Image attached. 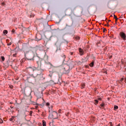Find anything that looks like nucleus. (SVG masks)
Listing matches in <instances>:
<instances>
[{
	"label": "nucleus",
	"instance_id": "nucleus-1",
	"mask_svg": "<svg viewBox=\"0 0 126 126\" xmlns=\"http://www.w3.org/2000/svg\"><path fill=\"white\" fill-rule=\"evenodd\" d=\"M43 60L46 64H50L51 66H53V64L49 62V56L47 55V53H45Z\"/></svg>",
	"mask_w": 126,
	"mask_h": 126
},
{
	"label": "nucleus",
	"instance_id": "nucleus-2",
	"mask_svg": "<svg viewBox=\"0 0 126 126\" xmlns=\"http://www.w3.org/2000/svg\"><path fill=\"white\" fill-rule=\"evenodd\" d=\"M27 53L25 54V56L26 59V60H29L30 61H34V54L33 53H31L29 54L26 55Z\"/></svg>",
	"mask_w": 126,
	"mask_h": 126
},
{
	"label": "nucleus",
	"instance_id": "nucleus-3",
	"mask_svg": "<svg viewBox=\"0 0 126 126\" xmlns=\"http://www.w3.org/2000/svg\"><path fill=\"white\" fill-rule=\"evenodd\" d=\"M73 63L74 62L72 61H69L67 63V64L68 66V69H66L65 68H64V70H65V71H67V72H68V70H69V69H72V67H73Z\"/></svg>",
	"mask_w": 126,
	"mask_h": 126
},
{
	"label": "nucleus",
	"instance_id": "nucleus-4",
	"mask_svg": "<svg viewBox=\"0 0 126 126\" xmlns=\"http://www.w3.org/2000/svg\"><path fill=\"white\" fill-rule=\"evenodd\" d=\"M32 77H33V78H35V79H38L40 80V79H42V77H43V75L40 74H37L36 76H34L33 74H32L31 75Z\"/></svg>",
	"mask_w": 126,
	"mask_h": 126
},
{
	"label": "nucleus",
	"instance_id": "nucleus-5",
	"mask_svg": "<svg viewBox=\"0 0 126 126\" xmlns=\"http://www.w3.org/2000/svg\"><path fill=\"white\" fill-rule=\"evenodd\" d=\"M42 61H43V59L38 58V60L36 61L38 67H41L42 66Z\"/></svg>",
	"mask_w": 126,
	"mask_h": 126
},
{
	"label": "nucleus",
	"instance_id": "nucleus-6",
	"mask_svg": "<svg viewBox=\"0 0 126 126\" xmlns=\"http://www.w3.org/2000/svg\"><path fill=\"white\" fill-rule=\"evenodd\" d=\"M120 36L121 38H122V39H123V40H124V41H126V33H125V32H120Z\"/></svg>",
	"mask_w": 126,
	"mask_h": 126
},
{
	"label": "nucleus",
	"instance_id": "nucleus-7",
	"mask_svg": "<svg viewBox=\"0 0 126 126\" xmlns=\"http://www.w3.org/2000/svg\"><path fill=\"white\" fill-rule=\"evenodd\" d=\"M38 49L39 51H45V47L43 45H39L38 46Z\"/></svg>",
	"mask_w": 126,
	"mask_h": 126
},
{
	"label": "nucleus",
	"instance_id": "nucleus-8",
	"mask_svg": "<svg viewBox=\"0 0 126 126\" xmlns=\"http://www.w3.org/2000/svg\"><path fill=\"white\" fill-rule=\"evenodd\" d=\"M79 51L80 53V55L81 56H82L83 55V54H84V51L81 48H79Z\"/></svg>",
	"mask_w": 126,
	"mask_h": 126
},
{
	"label": "nucleus",
	"instance_id": "nucleus-9",
	"mask_svg": "<svg viewBox=\"0 0 126 126\" xmlns=\"http://www.w3.org/2000/svg\"><path fill=\"white\" fill-rule=\"evenodd\" d=\"M58 68L54 67L52 68V70L51 72L52 73H55V72H58Z\"/></svg>",
	"mask_w": 126,
	"mask_h": 126
},
{
	"label": "nucleus",
	"instance_id": "nucleus-10",
	"mask_svg": "<svg viewBox=\"0 0 126 126\" xmlns=\"http://www.w3.org/2000/svg\"><path fill=\"white\" fill-rule=\"evenodd\" d=\"M53 113H55V115H57V117L55 118V117H54V115H52V118H53V119H58V116H59V114H58V113L56 111H53Z\"/></svg>",
	"mask_w": 126,
	"mask_h": 126
},
{
	"label": "nucleus",
	"instance_id": "nucleus-11",
	"mask_svg": "<svg viewBox=\"0 0 126 126\" xmlns=\"http://www.w3.org/2000/svg\"><path fill=\"white\" fill-rule=\"evenodd\" d=\"M37 106H40V107L41 108H42V107L44 106H45V102H43L42 104H37Z\"/></svg>",
	"mask_w": 126,
	"mask_h": 126
},
{
	"label": "nucleus",
	"instance_id": "nucleus-12",
	"mask_svg": "<svg viewBox=\"0 0 126 126\" xmlns=\"http://www.w3.org/2000/svg\"><path fill=\"white\" fill-rule=\"evenodd\" d=\"M29 69H31V70H32V71H38V70H37L36 68H32L31 67L29 68Z\"/></svg>",
	"mask_w": 126,
	"mask_h": 126
},
{
	"label": "nucleus",
	"instance_id": "nucleus-13",
	"mask_svg": "<svg viewBox=\"0 0 126 126\" xmlns=\"http://www.w3.org/2000/svg\"><path fill=\"white\" fill-rule=\"evenodd\" d=\"M61 57L63 58V61L64 62V60H65V55L64 54H62Z\"/></svg>",
	"mask_w": 126,
	"mask_h": 126
},
{
	"label": "nucleus",
	"instance_id": "nucleus-14",
	"mask_svg": "<svg viewBox=\"0 0 126 126\" xmlns=\"http://www.w3.org/2000/svg\"><path fill=\"white\" fill-rule=\"evenodd\" d=\"M42 126H46V121H45V120L42 121Z\"/></svg>",
	"mask_w": 126,
	"mask_h": 126
},
{
	"label": "nucleus",
	"instance_id": "nucleus-15",
	"mask_svg": "<svg viewBox=\"0 0 126 126\" xmlns=\"http://www.w3.org/2000/svg\"><path fill=\"white\" fill-rule=\"evenodd\" d=\"M114 109V110H118L119 109V107L117 105H115Z\"/></svg>",
	"mask_w": 126,
	"mask_h": 126
},
{
	"label": "nucleus",
	"instance_id": "nucleus-16",
	"mask_svg": "<svg viewBox=\"0 0 126 126\" xmlns=\"http://www.w3.org/2000/svg\"><path fill=\"white\" fill-rule=\"evenodd\" d=\"M87 62V59L86 58H85L84 59H82V63H85Z\"/></svg>",
	"mask_w": 126,
	"mask_h": 126
},
{
	"label": "nucleus",
	"instance_id": "nucleus-17",
	"mask_svg": "<svg viewBox=\"0 0 126 126\" xmlns=\"http://www.w3.org/2000/svg\"><path fill=\"white\" fill-rule=\"evenodd\" d=\"M90 66L91 67L94 66V62H92L90 64Z\"/></svg>",
	"mask_w": 126,
	"mask_h": 126
},
{
	"label": "nucleus",
	"instance_id": "nucleus-18",
	"mask_svg": "<svg viewBox=\"0 0 126 126\" xmlns=\"http://www.w3.org/2000/svg\"><path fill=\"white\" fill-rule=\"evenodd\" d=\"M58 113L59 114H62L63 113V111H62V109H59L58 111Z\"/></svg>",
	"mask_w": 126,
	"mask_h": 126
},
{
	"label": "nucleus",
	"instance_id": "nucleus-19",
	"mask_svg": "<svg viewBox=\"0 0 126 126\" xmlns=\"http://www.w3.org/2000/svg\"><path fill=\"white\" fill-rule=\"evenodd\" d=\"M3 33L4 34H7V30H4L3 32Z\"/></svg>",
	"mask_w": 126,
	"mask_h": 126
},
{
	"label": "nucleus",
	"instance_id": "nucleus-20",
	"mask_svg": "<svg viewBox=\"0 0 126 126\" xmlns=\"http://www.w3.org/2000/svg\"><path fill=\"white\" fill-rule=\"evenodd\" d=\"M49 75V76H50V77H52V76H53V73L52 72H50V73Z\"/></svg>",
	"mask_w": 126,
	"mask_h": 126
},
{
	"label": "nucleus",
	"instance_id": "nucleus-21",
	"mask_svg": "<svg viewBox=\"0 0 126 126\" xmlns=\"http://www.w3.org/2000/svg\"><path fill=\"white\" fill-rule=\"evenodd\" d=\"M1 60L2 61V62H4V57L3 56H1Z\"/></svg>",
	"mask_w": 126,
	"mask_h": 126
},
{
	"label": "nucleus",
	"instance_id": "nucleus-22",
	"mask_svg": "<svg viewBox=\"0 0 126 126\" xmlns=\"http://www.w3.org/2000/svg\"><path fill=\"white\" fill-rule=\"evenodd\" d=\"M3 123V121H2V119L0 118V124H2Z\"/></svg>",
	"mask_w": 126,
	"mask_h": 126
},
{
	"label": "nucleus",
	"instance_id": "nucleus-23",
	"mask_svg": "<svg viewBox=\"0 0 126 126\" xmlns=\"http://www.w3.org/2000/svg\"><path fill=\"white\" fill-rule=\"evenodd\" d=\"M94 102L95 103H96V104H98L99 101L97 99H94Z\"/></svg>",
	"mask_w": 126,
	"mask_h": 126
},
{
	"label": "nucleus",
	"instance_id": "nucleus-24",
	"mask_svg": "<svg viewBox=\"0 0 126 126\" xmlns=\"http://www.w3.org/2000/svg\"><path fill=\"white\" fill-rule=\"evenodd\" d=\"M104 106H105V104H104V103H101L100 104V107H104Z\"/></svg>",
	"mask_w": 126,
	"mask_h": 126
},
{
	"label": "nucleus",
	"instance_id": "nucleus-25",
	"mask_svg": "<svg viewBox=\"0 0 126 126\" xmlns=\"http://www.w3.org/2000/svg\"><path fill=\"white\" fill-rule=\"evenodd\" d=\"M13 116L12 117V118L10 119H9V121H10V122H13Z\"/></svg>",
	"mask_w": 126,
	"mask_h": 126
},
{
	"label": "nucleus",
	"instance_id": "nucleus-26",
	"mask_svg": "<svg viewBox=\"0 0 126 126\" xmlns=\"http://www.w3.org/2000/svg\"><path fill=\"white\" fill-rule=\"evenodd\" d=\"M12 33H13V34H14V32H15V30L14 29H12V31H11Z\"/></svg>",
	"mask_w": 126,
	"mask_h": 126
},
{
	"label": "nucleus",
	"instance_id": "nucleus-27",
	"mask_svg": "<svg viewBox=\"0 0 126 126\" xmlns=\"http://www.w3.org/2000/svg\"><path fill=\"white\" fill-rule=\"evenodd\" d=\"M63 43H66V44H67V43H68L67 42V41L65 40H64L63 41Z\"/></svg>",
	"mask_w": 126,
	"mask_h": 126
},
{
	"label": "nucleus",
	"instance_id": "nucleus-28",
	"mask_svg": "<svg viewBox=\"0 0 126 126\" xmlns=\"http://www.w3.org/2000/svg\"><path fill=\"white\" fill-rule=\"evenodd\" d=\"M85 87V85L83 84V85H82L81 88L83 89V88H84Z\"/></svg>",
	"mask_w": 126,
	"mask_h": 126
},
{
	"label": "nucleus",
	"instance_id": "nucleus-29",
	"mask_svg": "<svg viewBox=\"0 0 126 126\" xmlns=\"http://www.w3.org/2000/svg\"><path fill=\"white\" fill-rule=\"evenodd\" d=\"M109 125H110V126H114L112 122H109Z\"/></svg>",
	"mask_w": 126,
	"mask_h": 126
},
{
	"label": "nucleus",
	"instance_id": "nucleus-30",
	"mask_svg": "<svg viewBox=\"0 0 126 126\" xmlns=\"http://www.w3.org/2000/svg\"><path fill=\"white\" fill-rule=\"evenodd\" d=\"M46 106H50V103H49V102L46 103Z\"/></svg>",
	"mask_w": 126,
	"mask_h": 126
},
{
	"label": "nucleus",
	"instance_id": "nucleus-31",
	"mask_svg": "<svg viewBox=\"0 0 126 126\" xmlns=\"http://www.w3.org/2000/svg\"><path fill=\"white\" fill-rule=\"evenodd\" d=\"M107 31V30L106 29H103V32H106Z\"/></svg>",
	"mask_w": 126,
	"mask_h": 126
},
{
	"label": "nucleus",
	"instance_id": "nucleus-32",
	"mask_svg": "<svg viewBox=\"0 0 126 126\" xmlns=\"http://www.w3.org/2000/svg\"><path fill=\"white\" fill-rule=\"evenodd\" d=\"M114 16L115 19L118 18L117 17V16H116V15L114 14Z\"/></svg>",
	"mask_w": 126,
	"mask_h": 126
},
{
	"label": "nucleus",
	"instance_id": "nucleus-33",
	"mask_svg": "<svg viewBox=\"0 0 126 126\" xmlns=\"http://www.w3.org/2000/svg\"><path fill=\"white\" fill-rule=\"evenodd\" d=\"M115 22L117 23L118 22V18L115 19Z\"/></svg>",
	"mask_w": 126,
	"mask_h": 126
},
{
	"label": "nucleus",
	"instance_id": "nucleus-34",
	"mask_svg": "<svg viewBox=\"0 0 126 126\" xmlns=\"http://www.w3.org/2000/svg\"><path fill=\"white\" fill-rule=\"evenodd\" d=\"M10 45H11V42H10V43L7 44L8 46H10Z\"/></svg>",
	"mask_w": 126,
	"mask_h": 126
},
{
	"label": "nucleus",
	"instance_id": "nucleus-35",
	"mask_svg": "<svg viewBox=\"0 0 126 126\" xmlns=\"http://www.w3.org/2000/svg\"><path fill=\"white\" fill-rule=\"evenodd\" d=\"M70 55H71V56H72V55H73V52H70Z\"/></svg>",
	"mask_w": 126,
	"mask_h": 126
},
{
	"label": "nucleus",
	"instance_id": "nucleus-36",
	"mask_svg": "<svg viewBox=\"0 0 126 126\" xmlns=\"http://www.w3.org/2000/svg\"><path fill=\"white\" fill-rule=\"evenodd\" d=\"M17 55L16 53L13 54V57H15Z\"/></svg>",
	"mask_w": 126,
	"mask_h": 126
},
{
	"label": "nucleus",
	"instance_id": "nucleus-37",
	"mask_svg": "<svg viewBox=\"0 0 126 126\" xmlns=\"http://www.w3.org/2000/svg\"><path fill=\"white\" fill-rule=\"evenodd\" d=\"M123 17H124V15H122L120 16V18H123Z\"/></svg>",
	"mask_w": 126,
	"mask_h": 126
},
{
	"label": "nucleus",
	"instance_id": "nucleus-38",
	"mask_svg": "<svg viewBox=\"0 0 126 126\" xmlns=\"http://www.w3.org/2000/svg\"><path fill=\"white\" fill-rule=\"evenodd\" d=\"M63 74H62V73H61L60 74V73H58V75L60 76V75H62Z\"/></svg>",
	"mask_w": 126,
	"mask_h": 126
},
{
	"label": "nucleus",
	"instance_id": "nucleus-39",
	"mask_svg": "<svg viewBox=\"0 0 126 126\" xmlns=\"http://www.w3.org/2000/svg\"><path fill=\"white\" fill-rule=\"evenodd\" d=\"M124 80V78H122L120 81H123Z\"/></svg>",
	"mask_w": 126,
	"mask_h": 126
},
{
	"label": "nucleus",
	"instance_id": "nucleus-40",
	"mask_svg": "<svg viewBox=\"0 0 126 126\" xmlns=\"http://www.w3.org/2000/svg\"><path fill=\"white\" fill-rule=\"evenodd\" d=\"M98 100H99L100 101H101V100H102V98L101 97L98 98Z\"/></svg>",
	"mask_w": 126,
	"mask_h": 126
},
{
	"label": "nucleus",
	"instance_id": "nucleus-41",
	"mask_svg": "<svg viewBox=\"0 0 126 126\" xmlns=\"http://www.w3.org/2000/svg\"><path fill=\"white\" fill-rule=\"evenodd\" d=\"M66 27H70V26L67 25V24H66Z\"/></svg>",
	"mask_w": 126,
	"mask_h": 126
},
{
	"label": "nucleus",
	"instance_id": "nucleus-42",
	"mask_svg": "<svg viewBox=\"0 0 126 126\" xmlns=\"http://www.w3.org/2000/svg\"><path fill=\"white\" fill-rule=\"evenodd\" d=\"M1 4H2V5H4V2H2Z\"/></svg>",
	"mask_w": 126,
	"mask_h": 126
},
{
	"label": "nucleus",
	"instance_id": "nucleus-43",
	"mask_svg": "<svg viewBox=\"0 0 126 126\" xmlns=\"http://www.w3.org/2000/svg\"><path fill=\"white\" fill-rule=\"evenodd\" d=\"M41 98V96H39V95H38V96H37V98L39 99V98Z\"/></svg>",
	"mask_w": 126,
	"mask_h": 126
},
{
	"label": "nucleus",
	"instance_id": "nucleus-44",
	"mask_svg": "<svg viewBox=\"0 0 126 126\" xmlns=\"http://www.w3.org/2000/svg\"><path fill=\"white\" fill-rule=\"evenodd\" d=\"M125 82L126 83V78H125Z\"/></svg>",
	"mask_w": 126,
	"mask_h": 126
},
{
	"label": "nucleus",
	"instance_id": "nucleus-45",
	"mask_svg": "<svg viewBox=\"0 0 126 126\" xmlns=\"http://www.w3.org/2000/svg\"><path fill=\"white\" fill-rule=\"evenodd\" d=\"M11 109H12L13 107L10 106Z\"/></svg>",
	"mask_w": 126,
	"mask_h": 126
},
{
	"label": "nucleus",
	"instance_id": "nucleus-46",
	"mask_svg": "<svg viewBox=\"0 0 126 126\" xmlns=\"http://www.w3.org/2000/svg\"><path fill=\"white\" fill-rule=\"evenodd\" d=\"M77 39V40H79V37H78Z\"/></svg>",
	"mask_w": 126,
	"mask_h": 126
},
{
	"label": "nucleus",
	"instance_id": "nucleus-47",
	"mask_svg": "<svg viewBox=\"0 0 126 126\" xmlns=\"http://www.w3.org/2000/svg\"><path fill=\"white\" fill-rule=\"evenodd\" d=\"M10 88H12V86H10Z\"/></svg>",
	"mask_w": 126,
	"mask_h": 126
},
{
	"label": "nucleus",
	"instance_id": "nucleus-48",
	"mask_svg": "<svg viewBox=\"0 0 126 126\" xmlns=\"http://www.w3.org/2000/svg\"><path fill=\"white\" fill-rule=\"evenodd\" d=\"M39 126H42V124H40L39 125Z\"/></svg>",
	"mask_w": 126,
	"mask_h": 126
},
{
	"label": "nucleus",
	"instance_id": "nucleus-49",
	"mask_svg": "<svg viewBox=\"0 0 126 126\" xmlns=\"http://www.w3.org/2000/svg\"><path fill=\"white\" fill-rule=\"evenodd\" d=\"M104 73H107V71H105V72H104Z\"/></svg>",
	"mask_w": 126,
	"mask_h": 126
},
{
	"label": "nucleus",
	"instance_id": "nucleus-50",
	"mask_svg": "<svg viewBox=\"0 0 126 126\" xmlns=\"http://www.w3.org/2000/svg\"><path fill=\"white\" fill-rule=\"evenodd\" d=\"M108 21H109V22H111V20H109Z\"/></svg>",
	"mask_w": 126,
	"mask_h": 126
},
{
	"label": "nucleus",
	"instance_id": "nucleus-51",
	"mask_svg": "<svg viewBox=\"0 0 126 126\" xmlns=\"http://www.w3.org/2000/svg\"><path fill=\"white\" fill-rule=\"evenodd\" d=\"M10 104H12V102H10Z\"/></svg>",
	"mask_w": 126,
	"mask_h": 126
},
{
	"label": "nucleus",
	"instance_id": "nucleus-52",
	"mask_svg": "<svg viewBox=\"0 0 126 126\" xmlns=\"http://www.w3.org/2000/svg\"><path fill=\"white\" fill-rule=\"evenodd\" d=\"M27 80H28V77H27Z\"/></svg>",
	"mask_w": 126,
	"mask_h": 126
},
{
	"label": "nucleus",
	"instance_id": "nucleus-53",
	"mask_svg": "<svg viewBox=\"0 0 126 126\" xmlns=\"http://www.w3.org/2000/svg\"><path fill=\"white\" fill-rule=\"evenodd\" d=\"M51 108H53V106H51Z\"/></svg>",
	"mask_w": 126,
	"mask_h": 126
},
{
	"label": "nucleus",
	"instance_id": "nucleus-54",
	"mask_svg": "<svg viewBox=\"0 0 126 126\" xmlns=\"http://www.w3.org/2000/svg\"><path fill=\"white\" fill-rule=\"evenodd\" d=\"M38 112H40V110H38Z\"/></svg>",
	"mask_w": 126,
	"mask_h": 126
},
{
	"label": "nucleus",
	"instance_id": "nucleus-55",
	"mask_svg": "<svg viewBox=\"0 0 126 126\" xmlns=\"http://www.w3.org/2000/svg\"><path fill=\"white\" fill-rule=\"evenodd\" d=\"M108 26H109V25H108Z\"/></svg>",
	"mask_w": 126,
	"mask_h": 126
}]
</instances>
